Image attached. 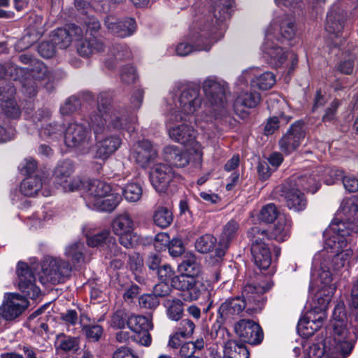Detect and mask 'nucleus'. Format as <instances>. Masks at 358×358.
Listing matches in <instances>:
<instances>
[{
    "label": "nucleus",
    "instance_id": "40",
    "mask_svg": "<svg viewBox=\"0 0 358 358\" xmlns=\"http://www.w3.org/2000/svg\"><path fill=\"white\" fill-rule=\"evenodd\" d=\"M73 164L70 160H64L59 162L55 169L54 175L56 180L60 185L66 183L73 173Z\"/></svg>",
    "mask_w": 358,
    "mask_h": 358
},
{
    "label": "nucleus",
    "instance_id": "12",
    "mask_svg": "<svg viewBox=\"0 0 358 358\" xmlns=\"http://www.w3.org/2000/svg\"><path fill=\"white\" fill-rule=\"evenodd\" d=\"M206 99L215 107V110L223 109L227 105V86L215 78H207L203 83Z\"/></svg>",
    "mask_w": 358,
    "mask_h": 358
},
{
    "label": "nucleus",
    "instance_id": "38",
    "mask_svg": "<svg viewBox=\"0 0 358 358\" xmlns=\"http://www.w3.org/2000/svg\"><path fill=\"white\" fill-rule=\"evenodd\" d=\"M248 236L251 242V249L267 245L265 241L271 238L267 230L258 226L250 228L248 232Z\"/></svg>",
    "mask_w": 358,
    "mask_h": 358
},
{
    "label": "nucleus",
    "instance_id": "56",
    "mask_svg": "<svg viewBox=\"0 0 358 358\" xmlns=\"http://www.w3.org/2000/svg\"><path fill=\"white\" fill-rule=\"evenodd\" d=\"M157 275L161 282L171 284L173 287V280L177 278L178 276L175 275L173 269L167 264H164L160 266L157 271Z\"/></svg>",
    "mask_w": 358,
    "mask_h": 358
},
{
    "label": "nucleus",
    "instance_id": "20",
    "mask_svg": "<svg viewBox=\"0 0 358 358\" xmlns=\"http://www.w3.org/2000/svg\"><path fill=\"white\" fill-rule=\"evenodd\" d=\"M27 70L30 71L29 76L23 78L20 82L24 92L29 96H33L36 94L37 92L36 80H42L46 78L48 68L38 60L31 68L27 69Z\"/></svg>",
    "mask_w": 358,
    "mask_h": 358
},
{
    "label": "nucleus",
    "instance_id": "21",
    "mask_svg": "<svg viewBox=\"0 0 358 358\" xmlns=\"http://www.w3.org/2000/svg\"><path fill=\"white\" fill-rule=\"evenodd\" d=\"M83 36L81 27L74 24L67 27L55 29L52 35V41L59 49L68 48L74 40H78Z\"/></svg>",
    "mask_w": 358,
    "mask_h": 358
},
{
    "label": "nucleus",
    "instance_id": "32",
    "mask_svg": "<svg viewBox=\"0 0 358 358\" xmlns=\"http://www.w3.org/2000/svg\"><path fill=\"white\" fill-rule=\"evenodd\" d=\"M181 274L179 276L197 277L200 273V266L192 255H186L178 266Z\"/></svg>",
    "mask_w": 358,
    "mask_h": 358
},
{
    "label": "nucleus",
    "instance_id": "34",
    "mask_svg": "<svg viewBox=\"0 0 358 358\" xmlns=\"http://www.w3.org/2000/svg\"><path fill=\"white\" fill-rule=\"evenodd\" d=\"M121 199L118 194H106L101 199L95 200V203L90 208L99 211L111 212L116 208Z\"/></svg>",
    "mask_w": 358,
    "mask_h": 358
},
{
    "label": "nucleus",
    "instance_id": "5",
    "mask_svg": "<svg viewBox=\"0 0 358 358\" xmlns=\"http://www.w3.org/2000/svg\"><path fill=\"white\" fill-rule=\"evenodd\" d=\"M272 287L268 282L262 285L247 284L242 292V297L236 296L226 299L219 307L217 313L222 322L235 319L246 308V306L253 305L248 308V311L259 312L264 307L266 299L263 296Z\"/></svg>",
    "mask_w": 358,
    "mask_h": 358
},
{
    "label": "nucleus",
    "instance_id": "8",
    "mask_svg": "<svg viewBox=\"0 0 358 358\" xmlns=\"http://www.w3.org/2000/svg\"><path fill=\"white\" fill-rule=\"evenodd\" d=\"M129 117L123 108H113L103 119L97 115H91L90 124L95 135L115 129H128Z\"/></svg>",
    "mask_w": 358,
    "mask_h": 358
},
{
    "label": "nucleus",
    "instance_id": "31",
    "mask_svg": "<svg viewBox=\"0 0 358 358\" xmlns=\"http://www.w3.org/2000/svg\"><path fill=\"white\" fill-rule=\"evenodd\" d=\"M251 254L255 264L260 269H267L271 264V254L267 245L251 249Z\"/></svg>",
    "mask_w": 358,
    "mask_h": 358
},
{
    "label": "nucleus",
    "instance_id": "17",
    "mask_svg": "<svg viewBox=\"0 0 358 358\" xmlns=\"http://www.w3.org/2000/svg\"><path fill=\"white\" fill-rule=\"evenodd\" d=\"M157 157V150L148 140L138 141L130 154V159L143 169H146Z\"/></svg>",
    "mask_w": 358,
    "mask_h": 358
},
{
    "label": "nucleus",
    "instance_id": "53",
    "mask_svg": "<svg viewBox=\"0 0 358 358\" xmlns=\"http://www.w3.org/2000/svg\"><path fill=\"white\" fill-rule=\"evenodd\" d=\"M1 108L3 114L11 119H17L20 117L21 110L15 98L1 103Z\"/></svg>",
    "mask_w": 358,
    "mask_h": 358
},
{
    "label": "nucleus",
    "instance_id": "64",
    "mask_svg": "<svg viewBox=\"0 0 358 358\" xmlns=\"http://www.w3.org/2000/svg\"><path fill=\"white\" fill-rule=\"evenodd\" d=\"M167 248L169 254L173 257L180 256L185 251L182 241L179 238L171 239Z\"/></svg>",
    "mask_w": 358,
    "mask_h": 358
},
{
    "label": "nucleus",
    "instance_id": "50",
    "mask_svg": "<svg viewBox=\"0 0 358 358\" xmlns=\"http://www.w3.org/2000/svg\"><path fill=\"white\" fill-rule=\"evenodd\" d=\"M211 336L217 340V343H220L223 348L227 346L228 342L234 341L231 339V334L226 327H222L220 324H213L211 330Z\"/></svg>",
    "mask_w": 358,
    "mask_h": 358
},
{
    "label": "nucleus",
    "instance_id": "52",
    "mask_svg": "<svg viewBox=\"0 0 358 358\" xmlns=\"http://www.w3.org/2000/svg\"><path fill=\"white\" fill-rule=\"evenodd\" d=\"M112 236L108 230H103L92 236H87V243L90 247H105Z\"/></svg>",
    "mask_w": 358,
    "mask_h": 358
},
{
    "label": "nucleus",
    "instance_id": "24",
    "mask_svg": "<svg viewBox=\"0 0 358 358\" xmlns=\"http://www.w3.org/2000/svg\"><path fill=\"white\" fill-rule=\"evenodd\" d=\"M238 229L239 225L234 220H230L224 225L215 249L216 257L222 258L225 255L231 241L237 236Z\"/></svg>",
    "mask_w": 358,
    "mask_h": 358
},
{
    "label": "nucleus",
    "instance_id": "11",
    "mask_svg": "<svg viewBox=\"0 0 358 358\" xmlns=\"http://www.w3.org/2000/svg\"><path fill=\"white\" fill-rule=\"evenodd\" d=\"M275 38V34L272 31V26H270L266 33V41L262 45V52L267 62L274 68H278L286 62L287 59V52L275 43L273 38ZM276 39L280 41L278 36Z\"/></svg>",
    "mask_w": 358,
    "mask_h": 358
},
{
    "label": "nucleus",
    "instance_id": "25",
    "mask_svg": "<svg viewBox=\"0 0 358 358\" xmlns=\"http://www.w3.org/2000/svg\"><path fill=\"white\" fill-rule=\"evenodd\" d=\"M173 287L182 292L181 296L185 301L197 300L196 278L188 276H178L173 280Z\"/></svg>",
    "mask_w": 358,
    "mask_h": 358
},
{
    "label": "nucleus",
    "instance_id": "33",
    "mask_svg": "<svg viewBox=\"0 0 358 358\" xmlns=\"http://www.w3.org/2000/svg\"><path fill=\"white\" fill-rule=\"evenodd\" d=\"M286 182L298 187L300 189L315 192L317 189L318 180L312 175L292 176Z\"/></svg>",
    "mask_w": 358,
    "mask_h": 358
},
{
    "label": "nucleus",
    "instance_id": "45",
    "mask_svg": "<svg viewBox=\"0 0 358 358\" xmlns=\"http://www.w3.org/2000/svg\"><path fill=\"white\" fill-rule=\"evenodd\" d=\"M261 99L258 92H243L236 99L234 106L237 109L238 106H245L247 108H255Z\"/></svg>",
    "mask_w": 358,
    "mask_h": 358
},
{
    "label": "nucleus",
    "instance_id": "3",
    "mask_svg": "<svg viewBox=\"0 0 358 358\" xmlns=\"http://www.w3.org/2000/svg\"><path fill=\"white\" fill-rule=\"evenodd\" d=\"M350 307L355 320L351 322L352 331L347 327L346 322L342 320H335L332 324V342L324 340V344H313L305 351L306 358H322L326 352L327 343L334 348L336 352L343 356H348L352 352L358 334V278L354 281L351 291Z\"/></svg>",
    "mask_w": 358,
    "mask_h": 358
},
{
    "label": "nucleus",
    "instance_id": "28",
    "mask_svg": "<svg viewBox=\"0 0 358 358\" xmlns=\"http://www.w3.org/2000/svg\"><path fill=\"white\" fill-rule=\"evenodd\" d=\"M121 143L120 138L115 136H111L98 141L95 157L101 159L108 158L120 148Z\"/></svg>",
    "mask_w": 358,
    "mask_h": 358
},
{
    "label": "nucleus",
    "instance_id": "26",
    "mask_svg": "<svg viewBox=\"0 0 358 358\" xmlns=\"http://www.w3.org/2000/svg\"><path fill=\"white\" fill-rule=\"evenodd\" d=\"M77 52L83 57H90L92 55L101 52L105 49L104 43L96 37L77 40Z\"/></svg>",
    "mask_w": 358,
    "mask_h": 358
},
{
    "label": "nucleus",
    "instance_id": "10",
    "mask_svg": "<svg viewBox=\"0 0 358 358\" xmlns=\"http://www.w3.org/2000/svg\"><path fill=\"white\" fill-rule=\"evenodd\" d=\"M64 142L82 154L88 153L92 145L90 127L76 122L70 123L64 133Z\"/></svg>",
    "mask_w": 358,
    "mask_h": 358
},
{
    "label": "nucleus",
    "instance_id": "22",
    "mask_svg": "<svg viewBox=\"0 0 358 358\" xmlns=\"http://www.w3.org/2000/svg\"><path fill=\"white\" fill-rule=\"evenodd\" d=\"M104 25L109 32L120 38L131 36L136 31L137 27L136 20L132 17L117 20L113 16L106 17Z\"/></svg>",
    "mask_w": 358,
    "mask_h": 358
},
{
    "label": "nucleus",
    "instance_id": "29",
    "mask_svg": "<svg viewBox=\"0 0 358 358\" xmlns=\"http://www.w3.org/2000/svg\"><path fill=\"white\" fill-rule=\"evenodd\" d=\"M292 224V222L289 216L285 215H279L278 221L270 234V238L279 242L285 241L290 236Z\"/></svg>",
    "mask_w": 358,
    "mask_h": 358
},
{
    "label": "nucleus",
    "instance_id": "42",
    "mask_svg": "<svg viewBox=\"0 0 358 358\" xmlns=\"http://www.w3.org/2000/svg\"><path fill=\"white\" fill-rule=\"evenodd\" d=\"M324 314L320 315L317 317L313 315V313L310 312L307 316L301 318L298 323V329H308L309 328L312 330L311 332H308L306 334H312L314 331L320 329L323 323Z\"/></svg>",
    "mask_w": 358,
    "mask_h": 358
},
{
    "label": "nucleus",
    "instance_id": "15",
    "mask_svg": "<svg viewBox=\"0 0 358 358\" xmlns=\"http://www.w3.org/2000/svg\"><path fill=\"white\" fill-rule=\"evenodd\" d=\"M234 331L244 342L253 345L260 344L264 339L262 327L252 320H240L235 324Z\"/></svg>",
    "mask_w": 358,
    "mask_h": 358
},
{
    "label": "nucleus",
    "instance_id": "35",
    "mask_svg": "<svg viewBox=\"0 0 358 358\" xmlns=\"http://www.w3.org/2000/svg\"><path fill=\"white\" fill-rule=\"evenodd\" d=\"M224 355L228 358H249L250 352L246 346L236 340L228 342L224 349Z\"/></svg>",
    "mask_w": 358,
    "mask_h": 358
},
{
    "label": "nucleus",
    "instance_id": "43",
    "mask_svg": "<svg viewBox=\"0 0 358 358\" xmlns=\"http://www.w3.org/2000/svg\"><path fill=\"white\" fill-rule=\"evenodd\" d=\"M217 238L210 234L199 236L195 242V248L200 253H208L216 249L217 246Z\"/></svg>",
    "mask_w": 358,
    "mask_h": 358
},
{
    "label": "nucleus",
    "instance_id": "36",
    "mask_svg": "<svg viewBox=\"0 0 358 358\" xmlns=\"http://www.w3.org/2000/svg\"><path fill=\"white\" fill-rule=\"evenodd\" d=\"M79 338L64 334L57 336L55 345L57 350L64 352H76L79 349Z\"/></svg>",
    "mask_w": 358,
    "mask_h": 358
},
{
    "label": "nucleus",
    "instance_id": "44",
    "mask_svg": "<svg viewBox=\"0 0 358 358\" xmlns=\"http://www.w3.org/2000/svg\"><path fill=\"white\" fill-rule=\"evenodd\" d=\"M63 132L61 124L55 122H49L39 129V136L45 141L53 140L59 137Z\"/></svg>",
    "mask_w": 358,
    "mask_h": 358
},
{
    "label": "nucleus",
    "instance_id": "7",
    "mask_svg": "<svg viewBox=\"0 0 358 358\" xmlns=\"http://www.w3.org/2000/svg\"><path fill=\"white\" fill-rule=\"evenodd\" d=\"M180 95L175 103L176 108L167 114L169 124L179 122H189L194 113L201 108L202 96L199 86L194 85H182Z\"/></svg>",
    "mask_w": 358,
    "mask_h": 358
},
{
    "label": "nucleus",
    "instance_id": "47",
    "mask_svg": "<svg viewBox=\"0 0 358 358\" xmlns=\"http://www.w3.org/2000/svg\"><path fill=\"white\" fill-rule=\"evenodd\" d=\"M275 83L274 74L270 71H266L259 76L255 77L252 80V85L262 90H267L271 88Z\"/></svg>",
    "mask_w": 358,
    "mask_h": 358
},
{
    "label": "nucleus",
    "instance_id": "62",
    "mask_svg": "<svg viewBox=\"0 0 358 358\" xmlns=\"http://www.w3.org/2000/svg\"><path fill=\"white\" fill-rule=\"evenodd\" d=\"M80 101L76 96L69 97L61 107L60 110L63 115H69L77 110L80 106Z\"/></svg>",
    "mask_w": 358,
    "mask_h": 358
},
{
    "label": "nucleus",
    "instance_id": "54",
    "mask_svg": "<svg viewBox=\"0 0 358 358\" xmlns=\"http://www.w3.org/2000/svg\"><path fill=\"white\" fill-rule=\"evenodd\" d=\"M279 215L277 207L273 203H268L262 207L259 219L266 223L273 222Z\"/></svg>",
    "mask_w": 358,
    "mask_h": 358
},
{
    "label": "nucleus",
    "instance_id": "37",
    "mask_svg": "<svg viewBox=\"0 0 358 358\" xmlns=\"http://www.w3.org/2000/svg\"><path fill=\"white\" fill-rule=\"evenodd\" d=\"M41 178L36 176H29L25 178L20 185V192L26 196L36 195L42 188Z\"/></svg>",
    "mask_w": 358,
    "mask_h": 358
},
{
    "label": "nucleus",
    "instance_id": "61",
    "mask_svg": "<svg viewBox=\"0 0 358 358\" xmlns=\"http://www.w3.org/2000/svg\"><path fill=\"white\" fill-rule=\"evenodd\" d=\"M195 324L189 319H184L179 323L177 331L182 338H188L191 336L194 331Z\"/></svg>",
    "mask_w": 358,
    "mask_h": 358
},
{
    "label": "nucleus",
    "instance_id": "63",
    "mask_svg": "<svg viewBox=\"0 0 358 358\" xmlns=\"http://www.w3.org/2000/svg\"><path fill=\"white\" fill-rule=\"evenodd\" d=\"M139 305L141 308L153 309L159 304L158 298L153 294L142 295L138 299Z\"/></svg>",
    "mask_w": 358,
    "mask_h": 358
},
{
    "label": "nucleus",
    "instance_id": "23",
    "mask_svg": "<svg viewBox=\"0 0 358 358\" xmlns=\"http://www.w3.org/2000/svg\"><path fill=\"white\" fill-rule=\"evenodd\" d=\"M180 125L173 127L174 124H169L166 121V125L169 127V134L171 139L185 145L192 144L196 139V131L192 126L186 124V122H182Z\"/></svg>",
    "mask_w": 358,
    "mask_h": 358
},
{
    "label": "nucleus",
    "instance_id": "59",
    "mask_svg": "<svg viewBox=\"0 0 358 358\" xmlns=\"http://www.w3.org/2000/svg\"><path fill=\"white\" fill-rule=\"evenodd\" d=\"M289 120V118L283 113L280 114L279 117L274 116L269 118L264 127V134L266 135L273 134L279 128L280 121L287 123Z\"/></svg>",
    "mask_w": 358,
    "mask_h": 358
},
{
    "label": "nucleus",
    "instance_id": "2",
    "mask_svg": "<svg viewBox=\"0 0 358 358\" xmlns=\"http://www.w3.org/2000/svg\"><path fill=\"white\" fill-rule=\"evenodd\" d=\"M233 0H213V22L208 15L194 22L190 27L188 41L181 42L176 48L177 55L185 57L198 51H209L216 41L214 34L216 26L229 18L231 15Z\"/></svg>",
    "mask_w": 358,
    "mask_h": 358
},
{
    "label": "nucleus",
    "instance_id": "18",
    "mask_svg": "<svg viewBox=\"0 0 358 358\" xmlns=\"http://www.w3.org/2000/svg\"><path fill=\"white\" fill-rule=\"evenodd\" d=\"M277 190L285 199L287 207L296 212L303 210L307 205V200L301 189L287 182L277 187Z\"/></svg>",
    "mask_w": 358,
    "mask_h": 358
},
{
    "label": "nucleus",
    "instance_id": "49",
    "mask_svg": "<svg viewBox=\"0 0 358 358\" xmlns=\"http://www.w3.org/2000/svg\"><path fill=\"white\" fill-rule=\"evenodd\" d=\"M270 26H272V31L275 34L274 29L276 27H278V25L272 24ZM279 29L281 37L287 40L292 39L296 34L295 24L291 20L288 18L283 19L281 21L280 24H279Z\"/></svg>",
    "mask_w": 358,
    "mask_h": 358
},
{
    "label": "nucleus",
    "instance_id": "4",
    "mask_svg": "<svg viewBox=\"0 0 358 358\" xmlns=\"http://www.w3.org/2000/svg\"><path fill=\"white\" fill-rule=\"evenodd\" d=\"M19 289L24 294H10L8 299L0 308L1 315L6 320H12L18 317L28 306L26 297L36 299L40 293V289L35 285V276L29 265L19 262L17 265Z\"/></svg>",
    "mask_w": 358,
    "mask_h": 358
},
{
    "label": "nucleus",
    "instance_id": "55",
    "mask_svg": "<svg viewBox=\"0 0 358 358\" xmlns=\"http://www.w3.org/2000/svg\"><path fill=\"white\" fill-rule=\"evenodd\" d=\"M183 314V303L178 299L171 301L167 310V315L172 320L178 321L181 319Z\"/></svg>",
    "mask_w": 358,
    "mask_h": 358
},
{
    "label": "nucleus",
    "instance_id": "13",
    "mask_svg": "<svg viewBox=\"0 0 358 358\" xmlns=\"http://www.w3.org/2000/svg\"><path fill=\"white\" fill-rule=\"evenodd\" d=\"M129 328L134 333L132 340L142 345L149 346L152 338L149 331L153 327L151 320L145 316L132 315L127 319Z\"/></svg>",
    "mask_w": 358,
    "mask_h": 358
},
{
    "label": "nucleus",
    "instance_id": "41",
    "mask_svg": "<svg viewBox=\"0 0 358 358\" xmlns=\"http://www.w3.org/2000/svg\"><path fill=\"white\" fill-rule=\"evenodd\" d=\"M173 220L171 210L166 207L158 206L154 212V223L160 228H166L171 225Z\"/></svg>",
    "mask_w": 358,
    "mask_h": 358
},
{
    "label": "nucleus",
    "instance_id": "57",
    "mask_svg": "<svg viewBox=\"0 0 358 358\" xmlns=\"http://www.w3.org/2000/svg\"><path fill=\"white\" fill-rule=\"evenodd\" d=\"M356 57L354 55H350L341 59L337 64V70L346 75L352 73L355 68Z\"/></svg>",
    "mask_w": 358,
    "mask_h": 358
},
{
    "label": "nucleus",
    "instance_id": "58",
    "mask_svg": "<svg viewBox=\"0 0 358 358\" xmlns=\"http://www.w3.org/2000/svg\"><path fill=\"white\" fill-rule=\"evenodd\" d=\"M15 88L13 83L6 80H0V101L1 103L14 99Z\"/></svg>",
    "mask_w": 358,
    "mask_h": 358
},
{
    "label": "nucleus",
    "instance_id": "16",
    "mask_svg": "<svg viewBox=\"0 0 358 358\" xmlns=\"http://www.w3.org/2000/svg\"><path fill=\"white\" fill-rule=\"evenodd\" d=\"M176 176L173 169L163 163L155 164L150 172L151 184L159 192H165Z\"/></svg>",
    "mask_w": 358,
    "mask_h": 358
},
{
    "label": "nucleus",
    "instance_id": "6",
    "mask_svg": "<svg viewBox=\"0 0 358 358\" xmlns=\"http://www.w3.org/2000/svg\"><path fill=\"white\" fill-rule=\"evenodd\" d=\"M83 250L84 244L81 241H76L66 247L64 255L71 260L73 266L61 259L47 258L41 266L42 280L53 285L63 282L70 277L72 267L76 268L77 265L84 259Z\"/></svg>",
    "mask_w": 358,
    "mask_h": 358
},
{
    "label": "nucleus",
    "instance_id": "30",
    "mask_svg": "<svg viewBox=\"0 0 358 358\" xmlns=\"http://www.w3.org/2000/svg\"><path fill=\"white\" fill-rule=\"evenodd\" d=\"M164 159L175 166L184 167L189 164L187 153L175 145H168L164 149Z\"/></svg>",
    "mask_w": 358,
    "mask_h": 358
},
{
    "label": "nucleus",
    "instance_id": "14",
    "mask_svg": "<svg viewBox=\"0 0 358 358\" xmlns=\"http://www.w3.org/2000/svg\"><path fill=\"white\" fill-rule=\"evenodd\" d=\"M305 124L302 120H297L291 124L279 141L280 150L289 155L295 151L301 145L306 136Z\"/></svg>",
    "mask_w": 358,
    "mask_h": 358
},
{
    "label": "nucleus",
    "instance_id": "46",
    "mask_svg": "<svg viewBox=\"0 0 358 358\" xmlns=\"http://www.w3.org/2000/svg\"><path fill=\"white\" fill-rule=\"evenodd\" d=\"M111 96L107 92H101L97 97V111L92 115H97L102 119L108 115L113 108H111Z\"/></svg>",
    "mask_w": 358,
    "mask_h": 358
},
{
    "label": "nucleus",
    "instance_id": "27",
    "mask_svg": "<svg viewBox=\"0 0 358 358\" xmlns=\"http://www.w3.org/2000/svg\"><path fill=\"white\" fill-rule=\"evenodd\" d=\"M87 192V205L91 207L95 200H99L111 191L110 185L99 180H90L86 186Z\"/></svg>",
    "mask_w": 358,
    "mask_h": 358
},
{
    "label": "nucleus",
    "instance_id": "19",
    "mask_svg": "<svg viewBox=\"0 0 358 358\" xmlns=\"http://www.w3.org/2000/svg\"><path fill=\"white\" fill-rule=\"evenodd\" d=\"M346 19L347 13L339 6H334L328 12L324 29L330 38L341 37Z\"/></svg>",
    "mask_w": 358,
    "mask_h": 358
},
{
    "label": "nucleus",
    "instance_id": "39",
    "mask_svg": "<svg viewBox=\"0 0 358 358\" xmlns=\"http://www.w3.org/2000/svg\"><path fill=\"white\" fill-rule=\"evenodd\" d=\"M83 315H80V323L81 331L86 338L90 342H98L103 335V328L97 324H85L82 322Z\"/></svg>",
    "mask_w": 358,
    "mask_h": 358
},
{
    "label": "nucleus",
    "instance_id": "9",
    "mask_svg": "<svg viewBox=\"0 0 358 358\" xmlns=\"http://www.w3.org/2000/svg\"><path fill=\"white\" fill-rule=\"evenodd\" d=\"M111 227L118 236L119 243L125 248H133L138 243L139 236L134 232V220L127 212L117 215L113 220Z\"/></svg>",
    "mask_w": 358,
    "mask_h": 358
},
{
    "label": "nucleus",
    "instance_id": "48",
    "mask_svg": "<svg viewBox=\"0 0 358 358\" xmlns=\"http://www.w3.org/2000/svg\"><path fill=\"white\" fill-rule=\"evenodd\" d=\"M196 298L200 297L209 300L214 288L211 282L202 278L196 277Z\"/></svg>",
    "mask_w": 358,
    "mask_h": 358
},
{
    "label": "nucleus",
    "instance_id": "1",
    "mask_svg": "<svg viewBox=\"0 0 358 358\" xmlns=\"http://www.w3.org/2000/svg\"><path fill=\"white\" fill-rule=\"evenodd\" d=\"M341 220L334 219L323 232L324 249L336 253L331 260L334 270H339L349 262L352 250L346 249L347 237L358 233V198L343 200L341 205Z\"/></svg>",
    "mask_w": 358,
    "mask_h": 358
},
{
    "label": "nucleus",
    "instance_id": "60",
    "mask_svg": "<svg viewBox=\"0 0 358 358\" xmlns=\"http://www.w3.org/2000/svg\"><path fill=\"white\" fill-rule=\"evenodd\" d=\"M110 53L116 60L129 59L131 52L129 48L123 44H114L110 48Z\"/></svg>",
    "mask_w": 358,
    "mask_h": 358
},
{
    "label": "nucleus",
    "instance_id": "51",
    "mask_svg": "<svg viewBox=\"0 0 358 358\" xmlns=\"http://www.w3.org/2000/svg\"><path fill=\"white\" fill-rule=\"evenodd\" d=\"M143 190L141 186L136 182L127 184L122 189V194L126 200L130 202H136L142 196Z\"/></svg>",
    "mask_w": 358,
    "mask_h": 358
}]
</instances>
